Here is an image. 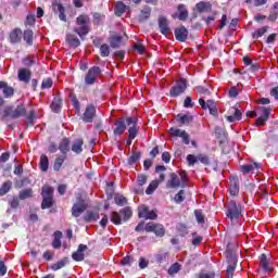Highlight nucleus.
Returning <instances> with one entry per match:
<instances>
[{
	"mask_svg": "<svg viewBox=\"0 0 278 278\" xmlns=\"http://www.w3.org/2000/svg\"><path fill=\"white\" fill-rule=\"evenodd\" d=\"M186 186H188V173H186V170H180L179 176L176 173H172L166 182V188L172 190H177V188H186Z\"/></svg>",
	"mask_w": 278,
	"mask_h": 278,
	"instance_id": "1",
	"label": "nucleus"
},
{
	"mask_svg": "<svg viewBox=\"0 0 278 278\" xmlns=\"http://www.w3.org/2000/svg\"><path fill=\"white\" fill-rule=\"evenodd\" d=\"M75 34L79 35V38L84 39V36H88L90 33V16L87 14H80L76 18V26L74 27Z\"/></svg>",
	"mask_w": 278,
	"mask_h": 278,
	"instance_id": "2",
	"label": "nucleus"
},
{
	"mask_svg": "<svg viewBox=\"0 0 278 278\" xmlns=\"http://www.w3.org/2000/svg\"><path fill=\"white\" fill-rule=\"evenodd\" d=\"M132 216L131 207L126 206L122 208L118 212H112L111 213V222H113L114 225H121L123 220H129V218Z\"/></svg>",
	"mask_w": 278,
	"mask_h": 278,
	"instance_id": "3",
	"label": "nucleus"
},
{
	"mask_svg": "<svg viewBox=\"0 0 278 278\" xmlns=\"http://www.w3.org/2000/svg\"><path fill=\"white\" fill-rule=\"evenodd\" d=\"M41 195L43 199L42 203H41V208L48 210L49 207H52V205H53V189H52V187L43 186Z\"/></svg>",
	"mask_w": 278,
	"mask_h": 278,
	"instance_id": "4",
	"label": "nucleus"
},
{
	"mask_svg": "<svg viewBox=\"0 0 278 278\" xmlns=\"http://www.w3.org/2000/svg\"><path fill=\"white\" fill-rule=\"evenodd\" d=\"M186 88H188V80L184 78L178 79L176 85L170 89V97H179V94H184Z\"/></svg>",
	"mask_w": 278,
	"mask_h": 278,
	"instance_id": "5",
	"label": "nucleus"
},
{
	"mask_svg": "<svg viewBox=\"0 0 278 278\" xmlns=\"http://www.w3.org/2000/svg\"><path fill=\"white\" fill-rule=\"evenodd\" d=\"M242 212V208L236 204V202L230 201L228 206L227 216L230 218V220L233 223V220H238L240 218V214Z\"/></svg>",
	"mask_w": 278,
	"mask_h": 278,
	"instance_id": "6",
	"label": "nucleus"
},
{
	"mask_svg": "<svg viewBox=\"0 0 278 278\" xmlns=\"http://www.w3.org/2000/svg\"><path fill=\"white\" fill-rule=\"evenodd\" d=\"M138 216L146 220H155L157 218V213H155V211H149L147 205H141L138 208Z\"/></svg>",
	"mask_w": 278,
	"mask_h": 278,
	"instance_id": "7",
	"label": "nucleus"
},
{
	"mask_svg": "<svg viewBox=\"0 0 278 278\" xmlns=\"http://www.w3.org/2000/svg\"><path fill=\"white\" fill-rule=\"evenodd\" d=\"M99 75H101V68L99 66L91 67L85 76V83L87 86H92V84L97 81Z\"/></svg>",
	"mask_w": 278,
	"mask_h": 278,
	"instance_id": "8",
	"label": "nucleus"
},
{
	"mask_svg": "<svg viewBox=\"0 0 278 278\" xmlns=\"http://www.w3.org/2000/svg\"><path fill=\"white\" fill-rule=\"evenodd\" d=\"M126 124L128 125V138L130 140H135L136 136H138V129L136 128V125L138 124V121L136 117H127Z\"/></svg>",
	"mask_w": 278,
	"mask_h": 278,
	"instance_id": "9",
	"label": "nucleus"
},
{
	"mask_svg": "<svg viewBox=\"0 0 278 278\" xmlns=\"http://www.w3.org/2000/svg\"><path fill=\"white\" fill-rule=\"evenodd\" d=\"M228 123H236L242 118V112L236 106L228 110V115L226 116Z\"/></svg>",
	"mask_w": 278,
	"mask_h": 278,
	"instance_id": "10",
	"label": "nucleus"
},
{
	"mask_svg": "<svg viewBox=\"0 0 278 278\" xmlns=\"http://www.w3.org/2000/svg\"><path fill=\"white\" fill-rule=\"evenodd\" d=\"M260 110L262 112V115L256 119V126L264 127V125H266V122L270 116V109L266 106H261Z\"/></svg>",
	"mask_w": 278,
	"mask_h": 278,
	"instance_id": "11",
	"label": "nucleus"
},
{
	"mask_svg": "<svg viewBox=\"0 0 278 278\" xmlns=\"http://www.w3.org/2000/svg\"><path fill=\"white\" fill-rule=\"evenodd\" d=\"M227 260L230 263L226 270L228 277H233V271L236 270V254L227 252Z\"/></svg>",
	"mask_w": 278,
	"mask_h": 278,
	"instance_id": "12",
	"label": "nucleus"
},
{
	"mask_svg": "<svg viewBox=\"0 0 278 278\" xmlns=\"http://www.w3.org/2000/svg\"><path fill=\"white\" fill-rule=\"evenodd\" d=\"M159 27L163 36H168V34H170V26H168V20L166 17L164 16L159 17Z\"/></svg>",
	"mask_w": 278,
	"mask_h": 278,
	"instance_id": "13",
	"label": "nucleus"
},
{
	"mask_svg": "<svg viewBox=\"0 0 278 278\" xmlns=\"http://www.w3.org/2000/svg\"><path fill=\"white\" fill-rule=\"evenodd\" d=\"M85 251H88V245L79 244L77 251L72 254L73 260L75 262H84V257H86Z\"/></svg>",
	"mask_w": 278,
	"mask_h": 278,
	"instance_id": "14",
	"label": "nucleus"
},
{
	"mask_svg": "<svg viewBox=\"0 0 278 278\" xmlns=\"http://www.w3.org/2000/svg\"><path fill=\"white\" fill-rule=\"evenodd\" d=\"M229 192L231 197H238L240 192V185L238 184V177L233 176L230 178V188Z\"/></svg>",
	"mask_w": 278,
	"mask_h": 278,
	"instance_id": "15",
	"label": "nucleus"
},
{
	"mask_svg": "<svg viewBox=\"0 0 278 278\" xmlns=\"http://www.w3.org/2000/svg\"><path fill=\"white\" fill-rule=\"evenodd\" d=\"M26 112L27 111L25 110V105L21 104V105H17L16 109L11 110L9 112V116L11 118H21V116H25Z\"/></svg>",
	"mask_w": 278,
	"mask_h": 278,
	"instance_id": "16",
	"label": "nucleus"
},
{
	"mask_svg": "<svg viewBox=\"0 0 278 278\" xmlns=\"http://www.w3.org/2000/svg\"><path fill=\"white\" fill-rule=\"evenodd\" d=\"M96 113L97 109L92 105H88L84 113L83 121H85V123H92V118H94Z\"/></svg>",
	"mask_w": 278,
	"mask_h": 278,
	"instance_id": "17",
	"label": "nucleus"
},
{
	"mask_svg": "<svg viewBox=\"0 0 278 278\" xmlns=\"http://www.w3.org/2000/svg\"><path fill=\"white\" fill-rule=\"evenodd\" d=\"M175 36L176 40H179V42H186L188 39V29L184 26L176 28Z\"/></svg>",
	"mask_w": 278,
	"mask_h": 278,
	"instance_id": "18",
	"label": "nucleus"
},
{
	"mask_svg": "<svg viewBox=\"0 0 278 278\" xmlns=\"http://www.w3.org/2000/svg\"><path fill=\"white\" fill-rule=\"evenodd\" d=\"M17 77L20 81H24V84H29V80L31 79V72L27 68H21L18 71Z\"/></svg>",
	"mask_w": 278,
	"mask_h": 278,
	"instance_id": "19",
	"label": "nucleus"
},
{
	"mask_svg": "<svg viewBox=\"0 0 278 278\" xmlns=\"http://www.w3.org/2000/svg\"><path fill=\"white\" fill-rule=\"evenodd\" d=\"M260 266L265 273H273V266H270V262H268V257L266 256V254L261 255Z\"/></svg>",
	"mask_w": 278,
	"mask_h": 278,
	"instance_id": "20",
	"label": "nucleus"
},
{
	"mask_svg": "<svg viewBox=\"0 0 278 278\" xmlns=\"http://www.w3.org/2000/svg\"><path fill=\"white\" fill-rule=\"evenodd\" d=\"M127 130V125H125V121L118 119L115 122V129H114V135L115 136H123L125 131Z\"/></svg>",
	"mask_w": 278,
	"mask_h": 278,
	"instance_id": "21",
	"label": "nucleus"
},
{
	"mask_svg": "<svg viewBox=\"0 0 278 278\" xmlns=\"http://www.w3.org/2000/svg\"><path fill=\"white\" fill-rule=\"evenodd\" d=\"M144 184H147V175L141 174L137 176V186L139 187L138 189H135V192L137 194H142L144 192V189L142 188V186H144Z\"/></svg>",
	"mask_w": 278,
	"mask_h": 278,
	"instance_id": "22",
	"label": "nucleus"
},
{
	"mask_svg": "<svg viewBox=\"0 0 278 278\" xmlns=\"http://www.w3.org/2000/svg\"><path fill=\"white\" fill-rule=\"evenodd\" d=\"M84 212H86V206L84 205V203L74 204L72 207V215L75 218H79V216H81Z\"/></svg>",
	"mask_w": 278,
	"mask_h": 278,
	"instance_id": "23",
	"label": "nucleus"
},
{
	"mask_svg": "<svg viewBox=\"0 0 278 278\" xmlns=\"http://www.w3.org/2000/svg\"><path fill=\"white\" fill-rule=\"evenodd\" d=\"M59 151H61L63 155H66L68 151H71V141L67 138L61 140L59 143Z\"/></svg>",
	"mask_w": 278,
	"mask_h": 278,
	"instance_id": "24",
	"label": "nucleus"
},
{
	"mask_svg": "<svg viewBox=\"0 0 278 278\" xmlns=\"http://www.w3.org/2000/svg\"><path fill=\"white\" fill-rule=\"evenodd\" d=\"M84 139H76L72 143V151L73 153L79 154L84 151Z\"/></svg>",
	"mask_w": 278,
	"mask_h": 278,
	"instance_id": "25",
	"label": "nucleus"
},
{
	"mask_svg": "<svg viewBox=\"0 0 278 278\" xmlns=\"http://www.w3.org/2000/svg\"><path fill=\"white\" fill-rule=\"evenodd\" d=\"M260 166H262V164L253 162V163L242 165L240 169H241V173H251L253 170H257Z\"/></svg>",
	"mask_w": 278,
	"mask_h": 278,
	"instance_id": "26",
	"label": "nucleus"
},
{
	"mask_svg": "<svg viewBox=\"0 0 278 278\" xmlns=\"http://www.w3.org/2000/svg\"><path fill=\"white\" fill-rule=\"evenodd\" d=\"M52 8L54 12H59L60 21H66V14L64 13L65 12L64 5L60 3H54L52 4Z\"/></svg>",
	"mask_w": 278,
	"mask_h": 278,
	"instance_id": "27",
	"label": "nucleus"
},
{
	"mask_svg": "<svg viewBox=\"0 0 278 278\" xmlns=\"http://www.w3.org/2000/svg\"><path fill=\"white\" fill-rule=\"evenodd\" d=\"M22 38H23V30H21L20 28H15L10 34L11 42H18Z\"/></svg>",
	"mask_w": 278,
	"mask_h": 278,
	"instance_id": "28",
	"label": "nucleus"
},
{
	"mask_svg": "<svg viewBox=\"0 0 278 278\" xmlns=\"http://www.w3.org/2000/svg\"><path fill=\"white\" fill-rule=\"evenodd\" d=\"M39 168L43 173H47V170H49V157L47 156V154H42L40 156Z\"/></svg>",
	"mask_w": 278,
	"mask_h": 278,
	"instance_id": "29",
	"label": "nucleus"
},
{
	"mask_svg": "<svg viewBox=\"0 0 278 278\" xmlns=\"http://www.w3.org/2000/svg\"><path fill=\"white\" fill-rule=\"evenodd\" d=\"M66 161V155H61L58 156L54 160V164H53V170H55L56 173H60V169L62 168V164H64V162Z\"/></svg>",
	"mask_w": 278,
	"mask_h": 278,
	"instance_id": "30",
	"label": "nucleus"
},
{
	"mask_svg": "<svg viewBox=\"0 0 278 278\" xmlns=\"http://www.w3.org/2000/svg\"><path fill=\"white\" fill-rule=\"evenodd\" d=\"M52 112H60L62 110V98L60 97H54L51 105H50Z\"/></svg>",
	"mask_w": 278,
	"mask_h": 278,
	"instance_id": "31",
	"label": "nucleus"
},
{
	"mask_svg": "<svg viewBox=\"0 0 278 278\" xmlns=\"http://www.w3.org/2000/svg\"><path fill=\"white\" fill-rule=\"evenodd\" d=\"M66 41L68 42L70 46L77 48L81 45V41H79V38L75 35H67Z\"/></svg>",
	"mask_w": 278,
	"mask_h": 278,
	"instance_id": "32",
	"label": "nucleus"
},
{
	"mask_svg": "<svg viewBox=\"0 0 278 278\" xmlns=\"http://www.w3.org/2000/svg\"><path fill=\"white\" fill-rule=\"evenodd\" d=\"M178 18L179 21H186L188 18V9L184 4L178 5Z\"/></svg>",
	"mask_w": 278,
	"mask_h": 278,
	"instance_id": "33",
	"label": "nucleus"
},
{
	"mask_svg": "<svg viewBox=\"0 0 278 278\" xmlns=\"http://www.w3.org/2000/svg\"><path fill=\"white\" fill-rule=\"evenodd\" d=\"M199 103L203 110H210V112H212V110H214L215 106L212 100H207L205 102V100H203L202 98L199 99Z\"/></svg>",
	"mask_w": 278,
	"mask_h": 278,
	"instance_id": "34",
	"label": "nucleus"
},
{
	"mask_svg": "<svg viewBox=\"0 0 278 278\" xmlns=\"http://www.w3.org/2000/svg\"><path fill=\"white\" fill-rule=\"evenodd\" d=\"M156 188H160V181L157 180H152L148 188L146 189V194H153L156 190Z\"/></svg>",
	"mask_w": 278,
	"mask_h": 278,
	"instance_id": "35",
	"label": "nucleus"
},
{
	"mask_svg": "<svg viewBox=\"0 0 278 278\" xmlns=\"http://www.w3.org/2000/svg\"><path fill=\"white\" fill-rule=\"evenodd\" d=\"M24 40L26 45L31 47L34 45V31L33 30H25L24 31Z\"/></svg>",
	"mask_w": 278,
	"mask_h": 278,
	"instance_id": "36",
	"label": "nucleus"
},
{
	"mask_svg": "<svg viewBox=\"0 0 278 278\" xmlns=\"http://www.w3.org/2000/svg\"><path fill=\"white\" fill-rule=\"evenodd\" d=\"M126 11H127V5H125V3L117 2L115 4V14H116V16H121V15L125 14Z\"/></svg>",
	"mask_w": 278,
	"mask_h": 278,
	"instance_id": "37",
	"label": "nucleus"
},
{
	"mask_svg": "<svg viewBox=\"0 0 278 278\" xmlns=\"http://www.w3.org/2000/svg\"><path fill=\"white\" fill-rule=\"evenodd\" d=\"M84 218L86 223H94V220H99V213L88 211Z\"/></svg>",
	"mask_w": 278,
	"mask_h": 278,
	"instance_id": "38",
	"label": "nucleus"
},
{
	"mask_svg": "<svg viewBox=\"0 0 278 278\" xmlns=\"http://www.w3.org/2000/svg\"><path fill=\"white\" fill-rule=\"evenodd\" d=\"M153 233H155V236H157L159 238H163V236H165L166 233V229H164V225L155 224Z\"/></svg>",
	"mask_w": 278,
	"mask_h": 278,
	"instance_id": "39",
	"label": "nucleus"
},
{
	"mask_svg": "<svg viewBox=\"0 0 278 278\" xmlns=\"http://www.w3.org/2000/svg\"><path fill=\"white\" fill-rule=\"evenodd\" d=\"M177 117L180 125H190V123H192V115L178 114Z\"/></svg>",
	"mask_w": 278,
	"mask_h": 278,
	"instance_id": "40",
	"label": "nucleus"
},
{
	"mask_svg": "<svg viewBox=\"0 0 278 278\" xmlns=\"http://www.w3.org/2000/svg\"><path fill=\"white\" fill-rule=\"evenodd\" d=\"M114 201L116 205H119V207H123V205H127V198H125L123 194H115Z\"/></svg>",
	"mask_w": 278,
	"mask_h": 278,
	"instance_id": "41",
	"label": "nucleus"
},
{
	"mask_svg": "<svg viewBox=\"0 0 278 278\" xmlns=\"http://www.w3.org/2000/svg\"><path fill=\"white\" fill-rule=\"evenodd\" d=\"M121 42H123V37L121 36H113L111 38L110 45L113 49H118L121 47Z\"/></svg>",
	"mask_w": 278,
	"mask_h": 278,
	"instance_id": "42",
	"label": "nucleus"
},
{
	"mask_svg": "<svg viewBox=\"0 0 278 278\" xmlns=\"http://www.w3.org/2000/svg\"><path fill=\"white\" fill-rule=\"evenodd\" d=\"M151 16V8L144 7L143 10H141L139 15V21H147Z\"/></svg>",
	"mask_w": 278,
	"mask_h": 278,
	"instance_id": "43",
	"label": "nucleus"
},
{
	"mask_svg": "<svg viewBox=\"0 0 278 278\" xmlns=\"http://www.w3.org/2000/svg\"><path fill=\"white\" fill-rule=\"evenodd\" d=\"M11 188H12L11 181L4 182L0 188V197L8 194V192H10Z\"/></svg>",
	"mask_w": 278,
	"mask_h": 278,
	"instance_id": "44",
	"label": "nucleus"
},
{
	"mask_svg": "<svg viewBox=\"0 0 278 278\" xmlns=\"http://www.w3.org/2000/svg\"><path fill=\"white\" fill-rule=\"evenodd\" d=\"M266 31H268V26H263L261 28H258L257 30H255L252 34L253 38H262V36H264V34H266Z\"/></svg>",
	"mask_w": 278,
	"mask_h": 278,
	"instance_id": "45",
	"label": "nucleus"
},
{
	"mask_svg": "<svg viewBox=\"0 0 278 278\" xmlns=\"http://www.w3.org/2000/svg\"><path fill=\"white\" fill-rule=\"evenodd\" d=\"M68 262V258H63L61 261H59L58 263L52 265V270H60V268H64V266H66Z\"/></svg>",
	"mask_w": 278,
	"mask_h": 278,
	"instance_id": "46",
	"label": "nucleus"
},
{
	"mask_svg": "<svg viewBox=\"0 0 278 278\" xmlns=\"http://www.w3.org/2000/svg\"><path fill=\"white\" fill-rule=\"evenodd\" d=\"M185 132H186V130H181V129H179V128H170V129H169V134H170V136H173L174 138H181Z\"/></svg>",
	"mask_w": 278,
	"mask_h": 278,
	"instance_id": "47",
	"label": "nucleus"
},
{
	"mask_svg": "<svg viewBox=\"0 0 278 278\" xmlns=\"http://www.w3.org/2000/svg\"><path fill=\"white\" fill-rule=\"evenodd\" d=\"M179 270H181V265H179V263H175L169 267L168 275H177Z\"/></svg>",
	"mask_w": 278,
	"mask_h": 278,
	"instance_id": "48",
	"label": "nucleus"
},
{
	"mask_svg": "<svg viewBox=\"0 0 278 278\" xmlns=\"http://www.w3.org/2000/svg\"><path fill=\"white\" fill-rule=\"evenodd\" d=\"M186 191L180 190L174 198L175 203H184Z\"/></svg>",
	"mask_w": 278,
	"mask_h": 278,
	"instance_id": "49",
	"label": "nucleus"
},
{
	"mask_svg": "<svg viewBox=\"0 0 278 278\" xmlns=\"http://www.w3.org/2000/svg\"><path fill=\"white\" fill-rule=\"evenodd\" d=\"M18 197L22 201H25V199H29V197H31V189L22 190Z\"/></svg>",
	"mask_w": 278,
	"mask_h": 278,
	"instance_id": "50",
	"label": "nucleus"
},
{
	"mask_svg": "<svg viewBox=\"0 0 278 278\" xmlns=\"http://www.w3.org/2000/svg\"><path fill=\"white\" fill-rule=\"evenodd\" d=\"M140 160V152H132V154L128 159V164H136Z\"/></svg>",
	"mask_w": 278,
	"mask_h": 278,
	"instance_id": "51",
	"label": "nucleus"
},
{
	"mask_svg": "<svg viewBox=\"0 0 278 278\" xmlns=\"http://www.w3.org/2000/svg\"><path fill=\"white\" fill-rule=\"evenodd\" d=\"M100 54L102 55V58H108V55H110V46L102 45L100 47Z\"/></svg>",
	"mask_w": 278,
	"mask_h": 278,
	"instance_id": "52",
	"label": "nucleus"
},
{
	"mask_svg": "<svg viewBox=\"0 0 278 278\" xmlns=\"http://www.w3.org/2000/svg\"><path fill=\"white\" fill-rule=\"evenodd\" d=\"M198 12H205V10H207V8H210V3L207 2H199L195 5Z\"/></svg>",
	"mask_w": 278,
	"mask_h": 278,
	"instance_id": "53",
	"label": "nucleus"
},
{
	"mask_svg": "<svg viewBox=\"0 0 278 278\" xmlns=\"http://www.w3.org/2000/svg\"><path fill=\"white\" fill-rule=\"evenodd\" d=\"M3 94L4 97H12L14 94V88L10 87V86H4L3 88Z\"/></svg>",
	"mask_w": 278,
	"mask_h": 278,
	"instance_id": "54",
	"label": "nucleus"
},
{
	"mask_svg": "<svg viewBox=\"0 0 278 278\" xmlns=\"http://www.w3.org/2000/svg\"><path fill=\"white\" fill-rule=\"evenodd\" d=\"M51 86H53V80L51 78H46L42 80V84H41L42 89L51 88Z\"/></svg>",
	"mask_w": 278,
	"mask_h": 278,
	"instance_id": "55",
	"label": "nucleus"
},
{
	"mask_svg": "<svg viewBox=\"0 0 278 278\" xmlns=\"http://www.w3.org/2000/svg\"><path fill=\"white\" fill-rule=\"evenodd\" d=\"M194 216H195L198 223H200V224L205 223V218L203 217V213L201 211L195 210L194 211Z\"/></svg>",
	"mask_w": 278,
	"mask_h": 278,
	"instance_id": "56",
	"label": "nucleus"
},
{
	"mask_svg": "<svg viewBox=\"0 0 278 278\" xmlns=\"http://www.w3.org/2000/svg\"><path fill=\"white\" fill-rule=\"evenodd\" d=\"M144 231H147L148 233L154 232L155 231V224L148 223L144 227Z\"/></svg>",
	"mask_w": 278,
	"mask_h": 278,
	"instance_id": "57",
	"label": "nucleus"
},
{
	"mask_svg": "<svg viewBox=\"0 0 278 278\" xmlns=\"http://www.w3.org/2000/svg\"><path fill=\"white\" fill-rule=\"evenodd\" d=\"M198 157L195 159L194 155L189 154L187 156V162L189 163L190 166H194V164H197Z\"/></svg>",
	"mask_w": 278,
	"mask_h": 278,
	"instance_id": "58",
	"label": "nucleus"
},
{
	"mask_svg": "<svg viewBox=\"0 0 278 278\" xmlns=\"http://www.w3.org/2000/svg\"><path fill=\"white\" fill-rule=\"evenodd\" d=\"M216 277V274L214 271H208V273H201L199 278H214Z\"/></svg>",
	"mask_w": 278,
	"mask_h": 278,
	"instance_id": "59",
	"label": "nucleus"
},
{
	"mask_svg": "<svg viewBox=\"0 0 278 278\" xmlns=\"http://www.w3.org/2000/svg\"><path fill=\"white\" fill-rule=\"evenodd\" d=\"M198 162H201L202 164H210V159L206 155L200 154L198 156Z\"/></svg>",
	"mask_w": 278,
	"mask_h": 278,
	"instance_id": "60",
	"label": "nucleus"
},
{
	"mask_svg": "<svg viewBox=\"0 0 278 278\" xmlns=\"http://www.w3.org/2000/svg\"><path fill=\"white\" fill-rule=\"evenodd\" d=\"M134 50H135V51H138V53L142 54V53H144L146 48H144V46H142V45H140V43H136V45L134 46Z\"/></svg>",
	"mask_w": 278,
	"mask_h": 278,
	"instance_id": "61",
	"label": "nucleus"
},
{
	"mask_svg": "<svg viewBox=\"0 0 278 278\" xmlns=\"http://www.w3.org/2000/svg\"><path fill=\"white\" fill-rule=\"evenodd\" d=\"M201 242H203V237H201V236H197L192 240L193 247H199V244H201Z\"/></svg>",
	"mask_w": 278,
	"mask_h": 278,
	"instance_id": "62",
	"label": "nucleus"
},
{
	"mask_svg": "<svg viewBox=\"0 0 278 278\" xmlns=\"http://www.w3.org/2000/svg\"><path fill=\"white\" fill-rule=\"evenodd\" d=\"M229 97H231L232 99H236V97H238V88L237 87H232L229 90Z\"/></svg>",
	"mask_w": 278,
	"mask_h": 278,
	"instance_id": "63",
	"label": "nucleus"
},
{
	"mask_svg": "<svg viewBox=\"0 0 278 278\" xmlns=\"http://www.w3.org/2000/svg\"><path fill=\"white\" fill-rule=\"evenodd\" d=\"M270 94L271 97H274L275 99H278V87H275L270 90Z\"/></svg>",
	"mask_w": 278,
	"mask_h": 278,
	"instance_id": "64",
	"label": "nucleus"
}]
</instances>
